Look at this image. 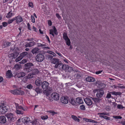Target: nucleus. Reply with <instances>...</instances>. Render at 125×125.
I'll return each instance as SVG.
<instances>
[{
    "label": "nucleus",
    "instance_id": "1",
    "mask_svg": "<svg viewBox=\"0 0 125 125\" xmlns=\"http://www.w3.org/2000/svg\"><path fill=\"white\" fill-rule=\"evenodd\" d=\"M10 92L14 95H22L24 94V92L20 89L10 90Z\"/></svg>",
    "mask_w": 125,
    "mask_h": 125
},
{
    "label": "nucleus",
    "instance_id": "2",
    "mask_svg": "<svg viewBox=\"0 0 125 125\" xmlns=\"http://www.w3.org/2000/svg\"><path fill=\"white\" fill-rule=\"evenodd\" d=\"M96 96L98 98H101L103 96L104 92V90L103 89L96 90Z\"/></svg>",
    "mask_w": 125,
    "mask_h": 125
},
{
    "label": "nucleus",
    "instance_id": "3",
    "mask_svg": "<svg viewBox=\"0 0 125 125\" xmlns=\"http://www.w3.org/2000/svg\"><path fill=\"white\" fill-rule=\"evenodd\" d=\"M44 56L43 55L39 54L36 55L35 57L36 60L39 62H41L44 59Z\"/></svg>",
    "mask_w": 125,
    "mask_h": 125
},
{
    "label": "nucleus",
    "instance_id": "4",
    "mask_svg": "<svg viewBox=\"0 0 125 125\" xmlns=\"http://www.w3.org/2000/svg\"><path fill=\"white\" fill-rule=\"evenodd\" d=\"M15 104L16 109L26 111L28 109L27 107H23L21 105L20 106L19 104L17 103H15Z\"/></svg>",
    "mask_w": 125,
    "mask_h": 125
},
{
    "label": "nucleus",
    "instance_id": "5",
    "mask_svg": "<svg viewBox=\"0 0 125 125\" xmlns=\"http://www.w3.org/2000/svg\"><path fill=\"white\" fill-rule=\"evenodd\" d=\"M7 110L8 108L4 105H3L0 106V113L3 114H4Z\"/></svg>",
    "mask_w": 125,
    "mask_h": 125
},
{
    "label": "nucleus",
    "instance_id": "6",
    "mask_svg": "<svg viewBox=\"0 0 125 125\" xmlns=\"http://www.w3.org/2000/svg\"><path fill=\"white\" fill-rule=\"evenodd\" d=\"M34 71L33 73L28 74L27 77L29 79H31L33 77L34 75L38 73H39L38 70L37 69H34L33 70Z\"/></svg>",
    "mask_w": 125,
    "mask_h": 125
},
{
    "label": "nucleus",
    "instance_id": "7",
    "mask_svg": "<svg viewBox=\"0 0 125 125\" xmlns=\"http://www.w3.org/2000/svg\"><path fill=\"white\" fill-rule=\"evenodd\" d=\"M6 116L7 117L9 121L11 122L14 119V115L11 113H7L6 114Z\"/></svg>",
    "mask_w": 125,
    "mask_h": 125
},
{
    "label": "nucleus",
    "instance_id": "8",
    "mask_svg": "<svg viewBox=\"0 0 125 125\" xmlns=\"http://www.w3.org/2000/svg\"><path fill=\"white\" fill-rule=\"evenodd\" d=\"M65 64H62L60 62L58 64L55 65L54 67L55 68H58L60 69L61 70H64L65 68Z\"/></svg>",
    "mask_w": 125,
    "mask_h": 125
},
{
    "label": "nucleus",
    "instance_id": "9",
    "mask_svg": "<svg viewBox=\"0 0 125 125\" xmlns=\"http://www.w3.org/2000/svg\"><path fill=\"white\" fill-rule=\"evenodd\" d=\"M19 53L18 52L15 51L13 53L9 54L8 56L9 58H16L18 55Z\"/></svg>",
    "mask_w": 125,
    "mask_h": 125
},
{
    "label": "nucleus",
    "instance_id": "10",
    "mask_svg": "<svg viewBox=\"0 0 125 125\" xmlns=\"http://www.w3.org/2000/svg\"><path fill=\"white\" fill-rule=\"evenodd\" d=\"M51 97L54 100H57L59 99V96L58 94L53 93L51 94Z\"/></svg>",
    "mask_w": 125,
    "mask_h": 125
},
{
    "label": "nucleus",
    "instance_id": "11",
    "mask_svg": "<svg viewBox=\"0 0 125 125\" xmlns=\"http://www.w3.org/2000/svg\"><path fill=\"white\" fill-rule=\"evenodd\" d=\"M25 75V73L23 72H21L17 73L16 74L15 76L18 78H22Z\"/></svg>",
    "mask_w": 125,
    "mask_h": 125
},
{
    "label": "nucleus",
    "instance_id": "12",
    "mask_svg": "<svg viewBox=\"0 0 125 125\" xmlns=\"http://www.w3.org/2000/svg\"><path fill=\"white\" fill-rule=\"evenodd\" d=\"M91 100H92V99L86 98L84 99V101L86 104L89 105H91L93 104Z\"/></svg>",
    "mask_w": 125,
    "mask_h": 125
},
{
    "label": "nucleus",
    "instance_id": "13",
    "mask_svg": "<svg viewBox=\"0 0 125 125\" xmlns=\"http://www.w3.org/2000/svg\"><path fill=\"white\" fill-rule=\"evenodd\" d=\"M42 84V87L43 89H46L49 85V83L46 81H44Z\"/></svg>",
    "mask_w": 125,
    "mask_h": 125
},
{
    "label": "nucleus",
    "instance_id": "14",
    "mask_svg": "<svg viewBox=\"0 0 125 125\" xmlns=\"http://www.w3.org/2000/svg\"><path fill=\"white\" fill-rule=\"evenodd\" d=\"M65 68L64 70L67 72H71L73 71V68L69 66L68 65H65Z\"/></svg>",
    "mask_w": 125,
    "mask_h": 125
},
{
    "label": "nucleus",
    "instance_id": "15",
    "mask_svg": "<svg viewBox=\"0 0 125 125\" xmlns=\"http://www.w3.org/2000/svg\"><path fill=\"white\" fill-rule=\"evenodd\" d=\"M16 23H18L20 22H22L23 21L22 18L20 15L15 17Z\"/></svg>",
    "mask_w": 125,
    "mask_h": 125
},
{
    "label": "nucleus",
    "instance_id": "16",
    "mask_svg": "<svg viewBox=\"0 0 125 125\" xmlns=\"http://www.w3.org/2000/svg\"><path fill=\"white\" fill-rule=\"evenodd\" d=\"M6 122V119L5 116H0V122L4 124Z\"/></svg>",
    "mask_w": 125,
    "mask_h": 125
},
{
    "label": "nucleus",
    "instance_id": "17",
    "mask_svg": "<svg viewBox=\"0 0 125 125\" xmlns=\"http://www.w3.org/2000/svg\"><path fill=\"white\" fill-rule=\"evenodd\" d=\"M87 81L89 82H93L95 81V78L93 77L88 76L85 79Z\"/></svg>",
    "mask_w": 125,
    "mask_h": 125
},
{
    "label": "nucleus",
    "instance_id": "18",
    "mask_svg": "<svg viewBox=\"0 0 125 125\" xmlns=\"http://www.w3.org/2000/svg\"><path fill=\"white\" fill-rule=\"evenodd\" d=\"M76 103L79 104H82L83 102L82 99L80 97H78L76 98Z\"/></svg>",
    "mask_w": 125,
    "mask_h": 125
},
{
    "label": "nucleus",
    "instance_id": "19",
    "mask_svg": "<svg viewBox=\"0 0 125 125\" xmlns=\"http://www.w3.org/2000/svg\"><path fill=\"white\" fill-rule=\"evenodd\" d=\"M22 120L23 122L26 124H27L29 122H30V118L27 117H24L22 119Z\"/></svg>",
    "mask_w": 125,
    "mask_h": 125
},
{
    "label": "nucleus",
    "instance_id": "20",
    "mask_svg": "<svg viewBox=\"0 0 125 125\" xmlns=\"http://www.w3.org/2000/svg\"><path fill=\"white\" fill-rule=\"evenodd\" d=\"M98 115H100L99 116L101 117H102L105 119L106 116L103 115H109V113L106 112H103L102 113H98Z\"/></svg>",
    "mask_w": 125,
    "mask_h": 125
},
{
    "label": "nucleus",
    "instance_id": "21",
    "mask_svg": "<svg viewBox=\"0 0 125 125\" xmlns=\"http://www.w3.org/2000/svg\"><path fill=\"white\" fill-rule=\"evenodd\" d=\"M59 61V60L58 59L53 58L52 60V62L55 65L58 64L60 62Z\"/></svg>",
    "mask_w": 125,
    "mask_h": 125
},
{
    "label": "nucleus",
    "instance_id": "22",
    "mask_svg": "<svg viewBox=\"0 0 125 125\" xmlns=\"http://www.w3.org/2000/svg\"><path fill=\"white\" fill-rule=\"evenodd\" d=\"M42 81L41 79L39 78H38L35 82V84L38 86H40L41 84H42Z\"/></svg>",
    "mask_w": 125,
    "mask_h": 125
},
{
    "label": "nucleus",
    "instance_id": "23",
    "mask_svg": "<svg viewBox=\"0 0 125 125\" xmlns=\"http://www.w3.org/2000/svg\"><path fill=\"white\" fill-rule=\"evenodd\" d=\"M92 99L94 102L95 103H100L101 101V99L97 98H92L91 97Z\"/></svg>",
    "mask_w": 125,
    "mask_h": 125
},
{
    "label": "nucleus",
    "instance_id": "24",
    "mask_svg": "<svg viewBox=\"0 0 125 125\" xmlns=\"http://www.w3.org/2000/svg\"><path fill=\"white\" fill-rule=\"evenodd\" d=\"M56 29L55 27H54V28L53 30L52 29L50 30V34H51L52 35V36L53 37H54V33H55L56 35L57 34V33H56Z\"/></svg>",
    "mask_w": 125,
    "mask_h": 125
},
{
    "label": "nucleus",
    "instance_id": "25",
    "mask_svg": "<svg viewBox=\"0 0 125 125\" xmlns=\"http://www.w3.org/2000/svg\"><path fill=\"white\" fill-rule=\"evenodd\" d=\"M69 102L73 105H76V101H75L74 99L73 98H70L69 99Z\"/></svg>",
    "mask_w": 125,
    "mask_h": 125
},
{
    "label": "nucleus",
    "instance_id": "26",
    "mask_svg": "<svg viewBox=\"0 0 125 125\" xmlns=\"http://www.w3.org/2000/svg\"><path fill=\"white\" fill-rule=\"evenodd\" d=\"M35 44V43L34 42H32L28 43L25 45V47H30L33 46Z\"/></svg>",
    "mask_w": 125,
    "mask_h": 125
},
{
    "label": "nucleus",
    "instance_id": "27",
    "mask_svg": "<svg viewBox=\"0 0 125 125\" xmlns=\"http://www.w3.org/2000/svg\"><path fill=\"white\" fill-rule=\"evenodd\" d=\"M83 120L86 122H89L95 123H97L98 122L96 121H95L92 119H89L86 118H83Z\"/></svg>",
    "mask_w": 125,
    "mask_h": 125
},
{
    "label": "nucleus",
    "instance_id": "28",
    "mask_svg": "<svg viewBox=\"0 0 125 125\" xmlns=\"http://www.w3.org/2000/svg\"><path fill=\"white\" fill-rule=\"evenodd\" d=\"M14 15V13H12V10H11L8 13L6 17L7 18H10Z\"/></svg>",
    "mask_w": 125,
    "mask_h": 125
},
{
    "label": "nucleus",
    "instance_id": "29",
    "mask_svg": "<svg viewBox=\"0 0 125 125\" xmlns=\"http://www.w3.org/2000/svg\"><path fill=\"white\" fill-rule=\"evenodd\" d=\"M62 103L64 104H67L68 103V101L67 99L65 97H63L61 99Z\"/></svg>",
    "mask_w": 125,
    "mask_h": 125
},
{
    "label": "nucleus",
    "instance_id": "30",
    "mask_svg": "<svg viewBox=\"0 0 125 125\" xmlns=\"http://www.w3.org/2000/svg\"><path fill=\"white\" fill-rule=\"evenodd\" d=\"M34 66V64L31 62L27 63L24 65V66L25 67H31L33 66Z\"/></svg>",
    "mask_w": 125,
    "mask_h": 125
},
{
    "label": "nucleus",
    "instance_id": "31",
    "mask_svg": "<svg viewBox=\"0 0 125 125\" xmlns=\"http://www.w3.org/2000/svg\"><path fill=\"white\" fill-rule=\"evenodd\" d=\"M32 69L31 67H25L24 68V71L28 73L31 72L32 71Z\"/></svg>",
    "mask_w": 125,
    "mask_h": 125
},
{
    "label": "nucleus",
    "instance_id": "32",
    "mask_svg": "<svg viewBox=\"0 0 125 125\" xmlns=\"http://www.w3.org/2000/svg\"><path fill=\"white\" fill-rule=\"evenodd\" d=\"M12 74L11 72L10 71L8 70L7 71V72L6 73V75L7 77L10 78L12 76Z\"/></svg>",
    "mask_w": 125,
    "mask_h": 125
},
{
    "label": "nucleus",
    "instance_id": "33",
    "mask_svg": "<svg viewBox=\"0 0 125 125\" xmlns=\"http://www.w3.org/2000/svg\"><path fill=\"white\" fill-rule=\"evenodd\" d=\"M28 55V53L27 52H24L20 53V56L22 59L24 57Z\"/></svg>",
    "mask_w": 125,
    "mask_h": 125
},
{
    "label": "nucleus",
    "instance_id": "34",
    "mask_svg": "<svg viewBox=\"0 0 125 125\" xmlns=\"http://www.w3.org/2000/svg\"><path fill=\"white\" fill-rule=\"evenodd\" d=\"M110 93H111V94L113 95H120L121 94V93L120 92H116L114 91L110 92Z\"/></svg>",
    "mask_w": 125,
    "mask_h": 125
},
{
    "label": "nucleus",
    "instance_id": "35",
    "mask_svg": "<svg viewBox=\"0 0 125 125\" xmlns=\"http://www.w3.org/2000/svg\"><path fill=\"white\" fill-rule=\"evenodd\" d=\"M72 117L75 121H77L78 122H79L80 121V119L75 115H72Z\"/></svg>",
    "mask_w": 125,
    "mask_h": 125
},
{
    "label": "nucleus",
    "instance_id": "36",
    "mask_svg": "<svg viewBox=\"0 0 125 125\" xmlns=\"http://www.w3.org/2000/svg\"><path fill=\"white\" fill-rule=\"evenodd\" d=\"M39 49L38 48H35L33 49L32 51V52L33 54L36 53L39 50Z\"/></svg>",
    "mask_w": 125,
    "mask_h": 125
},
{
    "label": "nucleus",
    "instance_id": "37",
    "mask_svg": "<svg viewBox=\"0 0 125 125\" xmlns=\"http://www.w3.org/2000/svg\"><path fill=\"white\" fill-rule=\"evenodd\" d=\"M11 44V43L10 42H5L4 43V45L5 46L4 47H7L10 46Z\"/></svg>",
    "mask_w": 125,
    "mask_h": 125
},
{
    "label": "nucleus",
    "instance_id": "38",
    "mask_svg": "<svg viewBox=\"0 0 125 125\" xmlns=\"http://www.w3.org/2000/svg\"><path fill=\"white\" fill-rule=\"evenodd\" d=\"M16 113L18 114H21L23 115L24 114V112L21 110H19L16 109Z\"/></svg>",
    "mask_w": 125,
    "mask_h": 125
},
{
    "label": "nucleus",
    "instance_id": "39",
    "mask_svg": "<svg viewBox=\"0 0 125 125\" xmlns=\"http://www.w3.org/2000/svg\"><path fill=\"white\" fill-rule=\"evenodd\" d=\"M35 90L37 93H40L42 92V89L40 88L39 87H37L35 89Z\"/></svg>",
    "mask_w": 125,
    "mask_h": 125
},
{
    "label": "nucleus",
    "instance_id": "40",
    "mask_svg": "<svg viewBox=\"0 0 125 125\" xmlns=\"http://www.w3.org/2000/svg\"><path fill=\"white\" fill-rule=\"evenodd\" d=\"M21 66L20 64H16L15 65L14 67V68L16 69L17 70H18L21 67Z\"/></svg>",
    "mask_w": 125,
    "mask_h": 125
},
{
    "label": "nucleus",
    "instance_id": "41",
    "mask_svg": "<svg viewBox=\"0 0 125 125\" xmlns=\"http://www.w3.org/2000/svg\"><path fill=\"white\" fill-rule=\"evenodd\" d=\"M80 108L82 110H84L85 109V105L82 104L80 106Z\"/></svg>",
    "mask_w": 125,
    "mask_h": 125
},
{
    "label": "nucleus",
    "instance_id": "42",
    "mask_svg": "<svg viewBox=\"0 0 125 125\" xmlns=\"http://www.w3.org/2000/svg\"><path fill=\"white\" fill-rule=\"evenodd\" d=\"M63 36L64 39H69L68 38L67 33L65 32L63 33Z\"/></svg>",
    "mask_w": 125,
    "mask_h": 125
},
{
    "label": "nucleus",
    "instance_id": "43",
    "mask_svg": "<svg viewBox=\"0 0 125 125\" xmlns=\"http://www.w3.org/2000/svg\"><path fill=\"white\" fill-rule=\"evenodd\" d=\"M66 44L69 46H70V45L71 42L70 40H65Z\"/></svg>",
    "mask_w": 125,
    "mask_h": 125
},
{
    "label": "nucleus",
    "instance_id": "44",
    "mask_svg": "<svg viewBox=\"0 0 125 125\" xmlns=\"http://www.w3.org/2000/svg\"><path fill=\"white\" fill-rule=\"evenodd\" d=\"M27 60L25 59H23L21 61L19 62V63L20 64H24L27 62Z\"/></svg>",
    "mask_w": 125,
    "mask_h": 125
},
{
    "label": "nucleus",
    "instance_id": "45",
    "mask_svg": "<svg viewBox=\"0 0 125 125\" xmlns=\"http://www.w3.org/2000/svg\"><path fill=\"white\" fill-rule=\"evenodd\" d=\"M48 112L51 113L52 116H53L54 115H55L57 114V113L54 112V111L52 110L49 111Z\"/></svg>",
    "mask_w": 125,
    "mask_h": 125
},
{
    "label": "nucleus",
    "instance_id": "46",
    "mask_svg": "<svg viewBox=\"0 0 125 125\" xmlns=\"http://www.w3.org/2000/svg\"><path fill=\"white\" fill-rule=\"evenodd\" d=\"M33 87V85L31 84H29L27 86V88L30 89H32Z\"/></svg>",
    "mask_w": 125,
    "mask_h": 125
},
{
    "label": "nucleus",
    "instance_id": "47",
    "mask_svg": "<svg viewBox=\"0 0 125 125\" xmlns=\"http://www.w3.org/2000/svg\"><path fill=\"white\" fill-rule=\"evenodd\" d=\"M22 59V58H21V57L20 56H19L18 58L16 59L15 61L16 62H18L21 60Z\"/></svg>",
    "mask_w": 125,
    "mask_h": 125
},
{
    "label": "nucleus",
    "instance_id": "48",
    "mask_svg": "<svg viewBox=\"0 0 125 125\" xmlns=\"http://www.w3.org/2000/svg\"><path fill=\"white\" fill-rule=\"evenodd\" d=\"M48 116L47 115H43L41 116V118L43 120H45L47 119Z\"/></svg>",
    "mask_w": 125,
    "mask_h": 125
},
{
    "label": "nucleus",
    "instance_id": "49",
    "mask_svg": "<svg viewBox=\"0 0 125 125\" xmlns=\"http://www.w3.org/2000/svg\"><path fill=\"white\" fill-rule=\"evenodd\" d=\"M113 117L115 118L116 119H121L122 118V117L120 116H116L114 115L113 116Z\"/></svg>",
    "mask_w": 125,
    "mask_h": 125
},
{
    "label": "nucleus",
    "instance_id": "50",
    "mask_svg": "<svg viewBox=\"0 0 125 125\" xmlns=\"http://www.w3.org/2000/svg\"><path fill=\"white\" fill-rule=\"evenodd\" d=\"M75 77H76L77 78H79L81 77V74L80 73H77L74 75Z\"/></svg>",
    "mask_w": 125,
    "mask_h": 125
},
{
    "label": "nucleus",
    "instance_id": "51",
    "mask_svg": "<svg viewBox=\"0 0 125 125\" xmlns=\"http://www.w3.org/2000/svg\"><path fill=\"white\" fill-rule=\"evenodd\" d=\"M111 93H110V92L108 93L107 94V96L106 97V98H110L111 97Z\"/></svg>",
    "mask_w": 125,
    "mask_h": 125
},
{
    "label": "nucleus",
    "instance_id": "52",
    "mask_svg": "<svg viewBox=\"0 0 125 125\" xmlns=\"http://www.w3.org/2000/svg\"><path fill=\"white\" fill-rule=\"evenodd\" d=\"M117 108L118 109H121L125 108V107H123L122 105L121 104L118 105L117 106Z\"/></svg>",
    "mask_w": 125,
    "mask_h": 125
},
{
    "label": "nucleus",
    "instance_id": "53",
    "mask_svg": "<svg viewBox=\"0 0 125 125\" xmlns=\"http://www.w3.org/2000/svg\"><path fill=\"white\" fill-rule=\"evenodd\" d=\"M31 21L33 23L35 22V19L33 16L31 15Z\"/></svg>",
    "mask_w": 125,
    "mask_h": 125
},
{
    "label": "nucleus",
    "instance_id": "54",
    "mask_svg": "<svg viewBox=\"0 0 125 125\" xmlns=\"http://www.w3.org/2000/svg\"><path fill=\"white\" fill-rule=\"evenodd\" d=\"M37 122L36 120H34L33 121L30 122V123H31L32 125H36L37 123Z\"/></svg>",
    "mask_w": 125,
    "mask_h": 125
},
{
    "label": "nucleus",
    "instance_id": "55",
    "mask_svg": "<svg viewBox=\"0 0 125 125\" xmlns=\"http://www.w3.org/2000/svg\"><path fill=\"white\" fill-rule=\"evenodd\" d=\"M29 6L32 8L33 7V3L31 2H29L28 3Z\"/></svg>",
    "mask_w": 125,
    "mask_h": 125
},
{
    "label": "nucleus",
    "instance_id": "56",
    "mask_svg": "<svg viewBox=\"0 0 125 125\" xmlns=\"http://www.w3.org/2000/svg\"><path fill=\"white\" fill-rule=\"evenodd\" d=\"M8 24V23L7 22H3L2 23V25L4 27H5L7 26Z\"/></svg>",
    "mask_w": 125,
    "mask_h": 125
},
{
    "label": "nucleus",
    "instance_id": "57",
    "mask_svg": "<svg viewBox=\"0 0 125 125\" xmlns=\"http://www.w3.org/2000/svg\"><path fill=\"white\" fill-rule=\"evenodd\" d=\"M110 106H106L105 108V109L107 111H109L110 110Z\"/></svg>",
    "mask_w": 125,
    "mask_h": 125
},
{
    "label": "nucleus",
    "instance_id": "58",
    "mask_svg": "<svg viewBox=\"0 0 125 125\" xmlns=\"http://www.w3.org/2000/svg\"><path fill=\"white\" fill-rule=\"evenodd\" d=\"M47 52L50 54H52L53 55H54V54H55L53 52L50 51H48Z\"/></svg>",
    "mask_w": 125,
    "mask_h": 125
},
{
    "label": "nucleus",
    "instance_id": "59",
    "mask_svg": "<svg viewBox=\"0 0 125 125\" xmlns=\"http://www.w3.org/2000/svg\"><path fill=\"white\" fill-rule=\"evenodd\" d=\"M37 46H46V45L45 44H42L41 43H37Z\"/></svg>",
    "mask_w": 125,
    "mask_h": 125
},
{
    "label": "nucleus",
    "instance_id": "60",
    "mask_svg": "<svg viewBox=\"0 0 125 125\" xmlns=\"http://www.w3.org/2000/svg\"><path fill=\"white\" fill-rule=\"evenodd\" d=\"M56 17L58 18V19H61V17L57 13H56Z\"/></svg>",
    "mask_w": 125,
    "mask_h": 125
},
{
    "label": "nucleus",
    "instance_id": "61",
    "mask_svg": "<svg viewBox=\"0 0 125 125\" xmlns=\"http://www.w3.org/2000/svg\"><path fill=\"white\" fill-rule=\"evenodd\" d=\"M27 26L28 29L29 30H31V28L30 25L29 23L27 24Z\"/></svg>",
    "mask_w": 125,
    "mask_h": 125
},
{
    "label": "nucleus",
    "instance_id": "62",
    "mask_svg": "<svg viewBox=\"0 0 125 125\" xmlns=\"http://www.w3.org/2000/svg\"><path fill=\"white\" fill-rule=\"evenodd\" d=\"M102 71H98L96 72L95 73L96 74H98L102 72Z\"/></svg>",
    "mask_w": 125,
    "mask_h": 125
},
{
    "label": "nucleus",
    "instance_id": "63",
    "mask_svg": "<svg viewBox=\"0 0 125 125\" xmlns=\"http://www.w3.org/2000/svg\"><path fill=\"white\" fill-rule=\"evenodd\" d=\"M48 25L50 26H51L52 25V22L50 20L48 21Z\"/></svg>",
    "mask_w": 125,
    "mask_h": 125
},
{
    "label": "nucleus",
    "instance_id": "64",
    "mask_svg": "<svg viewBox=\"0 0 125 125\" xmlns=\"http://www.w3.org/2000/svg\"><path fill=\"white\" fill-rule=\"evenodd\" d=\"M120 124H122L123 125H125V121H122L119 122Z\"/></svg>",
    "mask_w": 125,
    "mask_h": 125
}]
</instances>
